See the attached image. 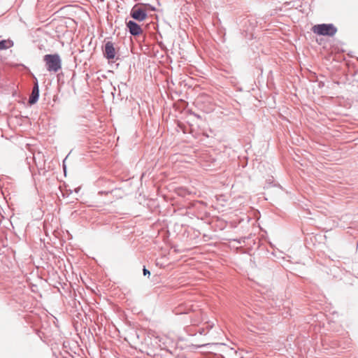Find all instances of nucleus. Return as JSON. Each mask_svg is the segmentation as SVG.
<instances>
[{
	"label": "nucleus",
	"mask_w": 358,
	"mask_h": 358,
	"mask_svg": "<svg viewBox=\"0 0 358 358\" xmlns=\"http://www.w3.org/2000/svg\"><path fill=\"white\" fill-rule=\"evenodd\" d=\"M43 61L48 71L56 73L62 69V59L59 54H47L43 56Z\"/></svg>",
	"instance_id": "obj_1"
},
{
	"label": "nucleus",
	"mask_w": 358,
	"mask_h": 358,
	"mask_svg": "<svg viewBox=\"0 0 358 358\" xmlns=\"http://www.w3.org/2000/svg\"><path fill=\"white\" fill-rule=\"evenodd\" d=\"M103 57L109 62L120 60L119 49L115 47V44L112 41H106L102 47Z\"/></svg>",
	"instance_id": "obj_2"
},
{
	"label": "nucleus",
	"mask_w": 358,
	"mask_h": 358,
	"mask_svg": "<svg viewBox=\"0 0 358 358\" xmlns=\"http://www.w3.org/2000/svg\"><path fill=\"white\" fill-rule=\"evenodd\" d=\"M312 31L314 34L319 36L332 37L336 34L338 29L336 27L331 23H323L314 25L312 27Z\"/></svg>",
	"instance_id": "obj_3"
},
{
	"label": "nucleus",
	"mask_w": 358,
	"mask_h": 358,
	"mask_svg": "<svg viewBox=\"0 0 358 358\" xmlns=\"http://www.w3.org/2000/svg\"><path fill=\"white\" fill-rule=\"evenodd\" d=\"M130 16L134 20L142 22L148 17L147 9L143 6L134 5L130 11Z\"/></svg>",
	"instance_id": "obj_4"
},
{
	"label": "nucleus",
	"mask_w": 358,
	"mask_h": 358,
	"mask_svg": "<svg viewBox=\"0 0 358 358\" xmlns=\"http://www.w3.org/2000/svg\"><path fill=\"white\" fill-rule=\"evenodd\" d=\"M33 77V87L31 90V92L29 96V99L27 101L28 105L30 106L35 104L40 96V90H39V85L37 78L32 74Z\"/></svg>",
	"instance_id": "obj_5"
},
{
	"label": "nucleus",
	"mask_w": 358,
	"mask_h": 358,
	"mask_svg": "<svg viewBox=\"0 0 358 358\" xmlns=\"http://www.w3.org/2000/svg\"><path fill=\"white\" fill-rule=\"evenodd\" d=\"M126 27L128 31L133 36H138L143 33V29L141 25L134 20L126 21Z\"/></svg>",
	"instance_id": "obj_6"
},
{
	"label": "nucleus",
	"mask_w": 358,
	"mask_h": 358,
	"mask_svg": "<svg viewBox=\"0 0 358 358\" xmlns=\"http://www.w3.org/2000/svg\"><path fill=\"white\" fill-rule=\"evenodd\" d=\"M28 290H30L33 293H37L38 287L36 285L32 284L26 280V284L24 283V294L27 293Z\"/></svg>",
	"instance_id": "obj_7"
},
{
	"label": "nucleus",
	"mask_w": 358,
	"mask_h": 358,
	"mask_svg": "<svg viewBox=\"0 0 358 358\" xmlns=\"http://www.w3.org/2000/svg\"><path fill=\"white\" fill-rule=\"evenodd\" d=\"M26 148L29 151V155H27V153L25 154L26 155V160L27 162V164H30V162L29 161V159H31V160L34 159V152L31 150V145L29 143H26Z\"/></svg>",
	"instance_id": "obj_8"
},
{
	"label": "nucleus",
	"mask_w": 358,
	"mask_h": 358,
	"mask_svg": "<svg viewBox=\"0 0 358 358\" xmlns=\"http://www.w3.org/2000/svg\"><path fill=\"white\" fill-rule=\"evenodd\" d=\"M216 345V343H205L202 345H193L192 346L194 349L206 348V350H211Z\"/></svg>",
	"instance_id": "obj_9"
},
{
	"label": "nucleus",
	"mask_w": 358,
	"mask_h": 358,
	"mask_svg": "<svg viewBox=\"0 0 358 358\" xmlns=\"http://www.w3.org/2000/svg\"><path fill=\"white\" fill-rule=\"evenodd\" d=\"M13 45V43L12 41L8 40H2L0 41V50H6L8 48H10V46H12Z\"/></svg>",
	"instance_id": "obj_10"
},
{
	"label": "nucleus",
	"mask_w": 358,
	"mask_h": 358,
	"mask_svg": "<svg viewBox=\"0 0 358 358\" xmlns=\"http://www.w3.org/2000/svg\"><path fill=\"white\" fill-rule=\"evenodd\" d=\"M143 7H144L145 8H146V9H147V10H152V11H155V10H156V8H155V6H152V5H150V4H148V3L144 4V5H143Z\"/></svg>",
	"instance_id": "obj_11"
},
{
	"label": "nucleus",
	"mask_w": 358,
	"mask_h": 358,
	"mask_svg": "<svg viewBox=\"0 0 358 358\" xmlns=\"http://www.w3.org/2000/svg\"><path fill=\"white\" fill-rule=\"evenodd\" d=\"M143 275L145 276H148V277H150V271L146 268L145 266H143Z\"/></svg>",
	"instance_id": "obj_12"
},
{
	"label": "nucleus",
	"mask_w": 358,
	"mask_h": 358,
	"mask_svg": "<svg viewBox=\"0 0 358 358\" xmlns=\"http://www.w3.org/2000/svg\"><path fill=\"white\" fill-rule=\"evenodd\" d=\"M23 318H24V320H25V322L29 324L31 322L30 319H29V315L28 314L24 313Z\"/></svg>",
	"instance_id": "obj_13"
},
{
	"label": "nucleus",
	"mask_w": 358,
	"mask_h": 358,
	"mask_svg": "<svg viewBox=\"0 0 358 358\" xmlns=\"http://www.w3.org/2000/svg\"><path fill=\"white\" fill-rule=\"evenodd\" d=\"M158 45H159V47L162 50H164L166 48L164 44L162 41L161 42H158Z\"/></svg>",
	"instance_id": "obj_14"
},
{
	"label": "nucleus",
	"mask_w": 358,
	"mask_h": 358,
	"mask_svg": "<svg viewBox=\"0 0 358 358\" xmlns=\"http://www.w3.org/2000/svg\"><path fill=\"white\" fill-rule=\"evenodd\" d=\"M204 331H204V329H199V334H204Z\"/></svg>",
	"instance_id": "obj_15"
},
{
	"label": "nucleus",
	"mask_w": 358,
	"mask_h": 358,
	"mask_svg": "<svg viewBox=\"0 0 358 358\" xmlns=\"http://www.w3.org/2000/svg\"><path fill=\"white\" fill-rule=\"evenodd\" d=\"M63 169H64V173H66V165H65L64 164H63Z\"/></svg>",
	"instance_id": "obj_16"
},
{
	"label": "nucleus",
	"mask_w": 358,
	"mask_h": 358,
	"mask_svg": "<svg viewBox=\"0 0 358 358\" xmlns=\"http://www.w3.org/2000/svg\"><path fill=\"white\" fill-rule=\"evenodd\" d=\"M80 188L78 187V188H76L74 191L76 193H78L80 191Z\"/></svg>",
	"instance_id": "obj_17"
},
{
	"label": "nucleus",
	"mask_w": 358,
	"mask_h": 358,
	"mask_svg": "<svg viewBox=\"0 0 358 358\" xmlns=\"http://www.w3.org/2000/svg\"><path fill=\"white\" fill-rule=\"evenodd\" d=\"M194 115L197 118H201V116L199 115L194 113Z\"/></svg>",
	"instance_id": "obj_18"
},
{
	"label": "nucleus",
	"mask_w": 358,
	"mask_h": 358,
	"mask_svg": "<svg viewBox=\"0 0 358 358\" xmlns=\"http://www.w3.org/2000/svg\"><path fill=\"white\" fill-rule=\"evenodd\" d=\"M30 328L32 329L33 332L36 333V331H37L36 329H32L31 327H30Z\"/></svg>",
	"instance_id": "obj_19"
},
{
	"label": "nucleus",
	"mask_w": 358,
	"mask_h": 358,
	"mask_svg": "<svg viewBox=\"0 0 358 358\" xmlns=\"http://www.w3.org/2000/svg\"><path fill=\"white\" fill-rule=\"evenodd\" d=\"M103 193H105V192H103V191H100V192H99V194H103ZM108 192H106V194H108Z\"/></svg>",
	"instance_id": "obj_20"
},
{
	"label": "nucleus",
	"mask_w": 358,
	"mask_h": 358,
	"mask_svg": "<svg viewBox=\"0 0 358 358\" xmlns=\"http://www.w3.org/2000/svg\"><path fill=\"white\" fill-rule=\"evenodd\" d=\"M23 68H24V69H27V70H29V69H27L24 65L23 66Z\"/></svg>",
	"instance_id": "obj_21"
},
{
	"label": "nucleus",
	"mask_w": 358,
	"mask_h": 358,
	"mask_svg": "<svg viewBox=\"0 0 358 358\" xmlns=\"http://www.w3.org/2000/svg\"><path fill=\"white\" fill-rule=\"evenodd\" d=\"M246 165H247V162L243 166L245 167Z\"/></svg>",
	"instance_id": "obj_22"
},
{
	"label": "nucleus",
	"mask_w": 358,
	"mask_h": 358,
	"mask_svg": "<svg viewBox=\"0 0 358 358\" xmlns=\"http://www.w3.org/2000/svg\"><path fill=\"white\" fill-rule=\"evenodd\" d=\"M24 328H28L27 327H24ZM23 331H25V329H23Z\"/></svg>",
	"instance_id": "obj_23"
},
{
	"label": "nucleus",
	"mask_w": 358,
	"mask_h": 358,
	"mask_svg": "<svg viewBox=\"0 0 358 358\" xmlns=\"http://www.w3.org/2000/svg\"><path fill=\"white\" fill-rule=\"evenodd\" d=\"M357 60H358V58H357Z\"/></svg>",
	"instance_id": "obj_24"
}]
</instances>
